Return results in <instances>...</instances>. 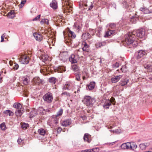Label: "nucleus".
I'll list each match as a JSON object with an SVG mask.
<instances>
[{
  "instance_id": "obj_1",
  "label": "nucleus",
  "mask_w": 152,
  "mask_h": 152,
  "mask_svg": "<svg viewBox=\"0 0 152 152\" xmlns=\"http://www.w3.org/2000/svg\"><path fill=\"white\" fill-rule=\"evenodd\" d=\"M125 39L123 42L125 45L130 46L132 45L133 47H136L138 45V42L135 41V38L132 35L128 34L125 35Z\"/></svg>"
},
{
  "instance_id": "obj_2",
  "label": "nucleus",
  "mask_w": 152,
  "mask_h": 152,
  "mask_svg": "<svg viewBox=\"0 0 152 152\" xmlns=\"http://www.w3.org/2000/svg\"><path fill=\"white\" fill-rule=\"evenodd\" d=\"M128 34L132 35L134 37L136 36L140 38H144L145 36V31L143 29L134 30L133 31Z\"/></svg>"
},
{
  "instance_id": "obj_3",
  "label": "nucleus",
  "mask_w": 152,
  "mask_h": 152,
  "mask_svg": "<svg viewBox=\"0 0 152 152\" xmlns=\"http://www.w3.org/2000/svg\"><path fill=\"white\" fill-rule=\"evenodd\" d=\"M83 101L87 106H91L94 103L95 100L94 98H91L89 96H85Z\"/></svg>"
},
{
  "instance_id": "obj_4",
  "label": "nucleus",
  "mask_w": 152,
  "mask_h": 152,
  "mask_svg": "<svg viewBox=\"0 0 152 152\" xmlns=\"http://www.w3.org/2000/svg\"><path fill=\"white\" fill-rule=\"evenodd\" d=\"M43 98L45 102L48 103H50L53 99V94L50 92H48L43 96Z\"/></svg>"
},
{
  "instance_id": "obj_5",
  "label": "nucleus",
  "mask_w": 152,
  "mask_h": 152,
  "mask_svg": "<svg viewBox=\"0 0 152 152\" xmlns=\"http://www.w3.org/2000/svg\"><path fill=\"white\" fill-rule=\"evenodd\" d=\"M19 61L21 64H26L29 62V58L26 54L22 53L20 55Z\"/></svg>"
},
{
  "instance_id": "obj_6",
  "label": "nucleus",
  "mask_w": 152,
  "mask_h": 152,
  "mask_svg": "<svg viewBox=\"0 0 152 152\" xmlns=\"http://www.w3.org/2000/svg\"><path fill=\"white\" fill-rule=\"evenodd\" d=\"M58 119L55 116H53L51 118V123L50 124V126H54L58 123Z\"/></svg>"
},
{
  "instance_id": "obj_7",
  "label": "nucleus",
  "mask_w": 152,
  "mask_h": 152,
  "mask_svg": "<svg viewBox=\"0 0 152 152\" xmlns=\"http://www.w3.org/2000/svg\"><path fill=\"white\" fill-rule=\"evenodd\" d=\"M78 58V56L72 54L69 58V60L72 64L76 63L77 62V59Z\"/></svg>"
},
{
  "instance_id": "obj_8",
  "label": "nucleus",
  "mask_w": 152,
  "mask_h": 152,
  "mask_svg": "<svg viewBox=\"0 0 152 152\" xmlns=\"http://www.w3.org/2000/svg\"><path fill=\"white\" fill-rule=\"evenodd\" d=\"M146 52L143 50H139L138 52L137 55V59H139L142 57L146 55Z\"/></svg>"
},
{
  "instance_id": "obj_9",
  "label": "nucleus",
  "mask_w": 152,
  "mask_h": 152,
  "mask_svg": "<svg viewBox=\"0 0 152 152\" xmlns=\"http://www.w3.org/2000/svg\"><path fill=\"white\" fill-rule=\"evenodd\" d=\"M121 148L122 149H129V148H132L131 145L130 144V142H127L123 143L121 145Z\"/></svg>"
},
{
  "instance_id": "obj_10",
  "label": "nucleus",
  "mask_w": 152,
  "mask_h": 152,
  "mask_svg": "<svg viewBox=\"0 0 152 152\" xmlns=\"http://www.w3.org/2000/svg\"><path fill=\"white\" fill-rule=\"evenodd\" d=\"M32 81L34 83L37 85H39L42 83V80L38 77H35L32 80Z\"/></svg>"
},
{
  "instance_id": "obj_11",
  "label": "nucleus",
  "mask_w": 152,
  "mask_h": 152,
  "mask_svg": "<svg viewBox=\"0 0 152 152\" xmlns=\"http://www.w3.org/2000/svg\"><path fill=\"white\" fill-rule=\"evenodd\" d=\"M73 85L71 83L67 82L64 86L63 89L65 90H70L73 87Z\"/></svg>"
},
{
  "instance_id": "obj_12",
  "label": "nucleus",
  "mask_w": 152,
  "mask_h": 152,
  "mask_svg": "<svg viewBox=\"0 0 152 152\" xmlns=\"http://www.w3.org/2000/svg\"><path fill=\"white\" fill-rule=\"evenodd\" d=\"M71 123V121L70 119H68L63 121L61 124L62 126H67L70 125Z\"/></svg>"
},
{
  "instance_id": "obj_13",
  "label": "nucleus",
  "mask_w": 152,
  "mask_h": 152,
  "mask_svg": "<svg viewBox=\"0 0 152 152\" xmlns=\"http://www.w3.org/2000/svg\"><path fill=\"white\" fill-rule=\"evenodd\" d=\"M122 76L121 75H119L114 76L112 77L111 79V80L113 83H115L117 82L121 77Z\"/></svg>"
},
{
  "instance_id": "obj_14",
  "label": "nucleus",
  "mask_w": 152,
  "mask_h": 152,
  "mask_svg": "<svg viewBox=\"0 0 152 152\" xmlns=\"http://www.w3.org/2000/svg\"><path fill=\"white\" fill-rule=\"evenodd\" d=\"M115 32V31L114 30H111L109 28L108 29V31L104 35V37H106L111 36L112 34H114Z\"/></svg>"
},
{
  "instance_id": "obj_15",
  "label": "nucleus",
  "mask_w": 152,
  "mask_h": 152,
  "mask_svg": "<svg viewBox=\"0 0 152 152\" xmlns=\"http://www.w3.org/2000/svg\"><path fill=\"white\" fill-rule=\"evenodd\" d=\"M82 38L84 40H86L88 39H90L91 37V35L88 33H85L82 34Z\"/></svg>"
},
{
  "instance_id": "obj_16",
  "label": "nucleus",
  "mask_w": 152,
  "mask_h": 152,
  "mask_svg": "<svg viewBox=\"0 0 152 152\" xmlns=\"http://www.w3.org/2000/svg\"><path fill=\"white\" fill-rule=\"evenodd\" d=\"M33 35L35 38V39L37 41H40L42 39V36L40 34L37 33H34L33 34Z\"/></svg>"
},
{
  "instance_id": "obj_17",
  "label": "nucleus",
  "mask_w": 152,
  "mask_h": 152,
  "mask_svg": "<svg viewBox=\"0 0 152 152\" xmlns=\"http://www.w3.org/2000/svg\"><path fill=\"white\" fill-rule=\"evenodd\" d=\"M24 112L23 108L21 109L16 110L15 111V114L18 116H20Z\"/></svg>"
},
{
  "instance_id": "obj_18",
  "label": "nucleus",
  "mask_w": 152,
  "mask_h": 152,
  "mask_svg": "<svg viewBox=\"0 0 152 152\" xmlns=\"http://www.w3.org/2000/svg\"><path fill=\"white\" fill-rule=\"evenodd\" d=\"M50 6L53 9H56L58 6L56 1L55 0H53L50 4Z\"/></svg>"
},
{
  "instance_id": "obj_19",
  "label": "nucleus",
  "mask_w": 152,
  "mask_h": 152,
  "mask_svg": "<svg viewBox=\"0 0 152 152\" xmlns=\"http://www.w3.org/2000/svg\"><path fill=\"white\" fill-rule=\"evenodd\" d=\"M95 83L94 82H91L88 85L87 87V88H88L89 90H92L95 87Z\"/></svg>"
},
{
  "instance_id": "obj_20",
  "label": "nucleus",
  "mask_w": 152,
  "mask_h": 152,
  "mask_svg": "<svg viewBox=\"0 0 152 152\" xmlns=\"http://www.w3.org/2000/svg\"><path fill=\"white\" fill-rule=\"evenodd\" d=\"M13 107L14 108H16V110L21 109L23 108L22 105L20 103L18 102L14 103Z\"/></svg>"
},
{
  "instance_id": "obj_21",
  "label": "nucleus",
  "mask_w": 152,
  "mask_h": 152,
  "mask_svg": "<svg viewBox=\"0 0 152 152\" xmlns=\"http://www.w3.org/2000/svg\"><path fill=\"white\" fill-rule=\"evenodd\" d=\"M106 41H103L101 42H99L96 45V47L98 48H100L102 46H105L107 44Z\"/></svg>"
},
{
  "instance_id": "obj_22",
  "label": "nucleus",
  "mask_w": 152,
  "mask_h": 152,
  "mask_svg": "<svg viewBox=\"0 0 152 152\" xmlns=\"http://www.w3.org/2000/svg\"><path fill=\"white\" fill-rule=\"evenodd\" d=\"M68 36L69 37H70L72 38H75L76 37V35L75 33L71 31L69 28H68Z\"/></svg>"
},
{
  "instance_id": "obj_23",
  "label": "nucleus",
  "mask_w": 152,
  "mask_h": 152,
  "mask_svg": "<svg viewBox=\"0 0 152 152\" xmlns=\"http://www.w3.org/2000/svg\"><path fill=\"white\" fill-rule=\"evenodd\" d=\"M61 96L63 97H65L66 99H68L70 97V94L67 92H64L61 94Z\"/></svg>"
},
{
  "instance_id": "obj_24",
  "label": "nucleus",
  "mask_w": 152,
  "mask_h": 152,
  "mask_svg": "<svg viewBox=\"0 0 152 152\" xmlns=\"http://www.w3.org/2000/svg\"><path fill=\"white\" fill-rule=\"evenodd\" d=\"M111 105V101L109 100H106L104 104L103 105V107L105 108H108L109 106Z\"/></svg>"
},
{
  "instance_id": "obj_25",
  "label": "nucleus",
  "mask_w": 152,
  "mask_h": 152,
  "mask_svg": "<svg viewBox=\"0 0 152 152\" xmlns=\"http://www.w3.org/2000/svg\"><path fill=\"white\" fill-rule=\"evenodd\" d=\"M129 81L128 79H122L120 82V83L121 86H124L127 84Z\"/></svg>"
},
{
  "instance_id": "obj_26",
  "label": "nucleus",
  "mask_w": 152,
  "mask_h": 152,
  "mask_svg": "<svg viewBox=\"0 0 152 152\" xmlns=\"http://www.w3.org/2000/svg\"><path fill=\"white\" fill-rule=\"evenodd\" d=\"M3 113L4 114L8 115L9 116H12L14 115L13 113L10 110H6L4 111Z\"/></svg>"
},
{
  "instance_id": "obj_27",
  "label": "nucleus",
  "mask_w": 152,
  "mask_h": 152,
  "mask_svg": "<svg viewBox=\"0 0 152 152\" xmlns=\"http://www.w3.org/2000/svg\"><path fill=\"white\" fill-rule=\"evenodd\" d=\"M38 132L40 134L43 136L45 135L46 133V131L45 129L42 128L38 129Z\"/></svg>"
},
{
  "instance_id": "obj_28",
  "label": "nucleus",
  "mask_w": 152,
  "mask_h": 152,
  "mask_svg": "<svg viewBox=\"0 0 152 152\" xmlns=\"http://www.w3.org/2000/svg\"><path fill=\"white\" fill-rule=\"evenodd\" d=\"M8 17L10 18H13L15 16V13L13 11H11L10 12H9L7 14Z\"/></svg>"
},
{
  "instance_id": "obj_29",
  "label": "nucleus",
  "mask_w": 152,
  "mask_h": 152,
  "mask_svg": "<svg viewBox=\"0 0 152 152\" xmlns=\"http://www.w3.org/2000/svg\"><path fill=\"white\" fill-rule=\"evenodd\" d=\"M37 114V113L35 109H34L30 113V118L33 117Z\"/></svg>"
},
{
  "instance_id": "obj_30",
  "label": "nucleus",
  "mask_w": 152,
  "mask_h": 152,
  "mask_svg": "<svg viewBox=\"0 0 152 152\" xmlns=\"http://www.w3.org/2000/svg\"><path fill=\"white\" fill-rule=\"evenodd\" d=\"M73 27L74 29H75L77 32H78L81 29V28L77 23H75Z\"/></svg>"
},
{
  "instance_id": "obj_31",
  "label": "nucleus",
  "mask_w": 152,
  "mask_h": 152,
  "mask_svg": "<svg viewBox=\"0 0 152 152\" xmlns=\"http://www.w3.org/2000/svg\"><path fill=\"white\" fill-rule=\"evenodd\" d=\"M116 26V24L114 23H109L107 26V27H109L112 29L115 28Z\"/></svg>"
},
{
  "instance_id": "obj_32",
  "label": "nucleus",
  "mask_w": 152,
  "mask_h": 152,
  "mask_svg": "<svg viewBox=\"0 0 152 152\" xmlns=\"http://www.w3.org/2000/svg\"><path fill=\"white\" fill-rule=\"evenodd\" d=\"M89 46L85 42L84 44V46L82 48V50L83 51H86V52H88L89 50Z\"/></svg>"
},
{
  "instance_id": "obj_33",
  "label": "nucleus",
  "mask_w": 152,
  "mask_h": 152,
  "mask_svg": "<svg viewBox=\"0 0 152 152\" xmlns=\"http://www.w3.org/2000/svg\"><path fill=\"white\" fill-rule=\"evenodd\" d=\"M89 137L90 135L88 134H85L83 137V139L85 141H87L89 142L90 141L89 140L88 138Z\"/></svg>"
},
{
  "instance_id": "obj_34",
  "label": "nucleus",
  "mask_w": 152,
  "mask_h": 152,
  "mask_svg": "<svg viewBox=\"0 0 152 152\" xmlns=\"http://www.w3.org/2000/svg\"><path fill=\"white\" fill-rule=\"evenodd\" d=\"M49 82L55 84L56 81V79L55 77H52L49 78Z\"/></svg>"
},
{
  "instance_id": "obj_35",
  "label": "nucleus",
  "mask_w": 152,
  "mask_h": 152,
  "mask_svg": "<svg viewBox=\"0 0 152 152\" xmlns=\"http://www.w3.org/2000/svg\"><path fill=\"white\" fill-rule=\"evenodd\" d=\"M132 148H129V149L131 150L133 149H135L137 148V145L136 144L134 143V142H129Z\"/></svg>"
},
{
  "instance_id": "obj_36",
  "label": "nucleus",
  "mask_w": 152,
  "mask_h": 152,
  "mask_svg": "<svg viewBox=\"0 0 152 152\" xmlns=\"http://www.w3.org/2000/svg\"><path fill=\"white\" fill-rule=\"evenodd\" d=\"M72 69L74 71L76 72L79 70V67L77 65L74 64L72 65Z\"/></svg>"
},
{
  "instance_id": "obj_37",
  "label": "nucleus",
  "mask_w": 152,
  "mask_h": 152,
  "mask_svg": "<svg viewBox=\"0 0 152 152\" xmlns=\"http://www.w3.org/2000/svg\"><path fill=\"white\" fill-rule=\"evenodd\" d=\"M40 23L42 24H45L48 25L49 24L48 20L47 19H42L40 22Z\"/></svg>"
},
{
  "instance_id": "obj_38",
  "label": "nucleus",
  "mask_w": 152,
  "mask_h": 152,
  "mask_svg": "<svg viewBox=\"0 0 152 152\" xmlns=\"http://www.w3.org/2000/svg\"><path fill=\"white\" fill-rule=\"evenodd\" d=\"M63 113V110L62 109H60L57 112V114L55 116L57 117L62 115Z\"/></svg>"
},
{
  "instance_id": "obj_39",
  "label": "nucleus",
  "mask_w": 152,
  "mask_h": 152,
  "mask_svg": "<svg viewBox=\"0 0 152 152\" xmlns=\"http://www.w3.org/2000/svg\"><path fill=\"white\" fill-rule=\"evenodd\" d=\"M41 58L42 60L43 61H46L48 58V56L46 55H42L41 56Z\"/></svg>"
},
{
  "instance_id": "obj_40",
  "label": "nucleus",
  "mask_w": 152,
  "mask_h": 152,
  "mask_svg": "<svg viewBox=\"0 0 152 152\" xmlns=\"http://www.w3.org/2000/svg\"><path fill=\"white\" fill-rule=\"evenodd\" d=\"M147 146V145H146L144 143L141 144L140 145V147L142 150H145Z\"/></svg>"
},
{
  "instance_id": "obj_41",
  "label": "nucleus",
  "mask_w": 152,
  "mask_h": 152,
  "mask_svg": "<svg viewBox=\"0 0 152 152\" xmlns=\"http://www.w3.org/2000/svg\"><path fill=\"white\" fill-rule=\"evenodd\" d=\"M1 129L3 130H5L6 129V126L4 123H3L0 125Z\"/></svg>"
},
{
  "instance_id": "obj_42",
  "label": "nucleus",
  "mask_w": 152,
  "mask_h": 152,
  "mask_svg": "<svg viewBox=\"0 0 152 152\" xmlns=\"http://www.w3.org/2000/svg\"><path fill=\"white\" fill-rule=\"evenodd\" d=\"M127 67L125 65H123L122 68H121V69L122 71V72H126L127 70Z\"/></svg>"
},
{
  "instance_id": "obj_43",
  "label": "nucleus",
  "mask_w": 152,
  "mask_h": 152,
  "mask_svg": "<svg viewBox=\"0 0 152 152\" xmlns=\"http://www.w3.org/2000/svg\"><path fill=\"white\" fill-rule=\"evenodd\" d=\"M28 126V124H27L23 123L21 127L23 129H26Z\"/></svg>"
},
{
  "instance_id": "obj_44",
  "label": "nucleus",
  "mask_w": 152,
  "mask_h": 152,
  "mask_svg": "<svg viewBox=\"0 0 152 152\" xmlns=\"http://www.w3.org/2000/svg\"><path fill=\"white\" fill-rule=\"evenodd\" d=\"M90 149L91 150V152H98L99 151V149L98 148H96Z\"/></svg>"
},
{
  "instance_id": "obj_45",
  "label": "nucleus",
  "mask_w": 152,
  "mask_h": 152,
  "mask_svg": "<svg viewBox=\"0 0 152 152\" xmlns=\"http://www.w3.org/2000/svg\"><path fill=\"white\" fill-rule=\"evenodd\" d=\"M43 111L44 112L42 111V113H41V114L42 115H44L46 112H49V110L48 109H45L43 108H42V110H40V111Z\"/></svg>"
},
{
  "instance_id": "obj_46",
  "label": "nucleus",
  "mask_w": 152,
  "mask_h": 152,
  "mask_svg": "<svg viewBox=\"0 0 152 152\" xmlns=\"http://www.w3.org/2000/svg\"><path fill=\"white\" fill-rule=\"evenodd\" d=\"M29 81L28 79L27 78H25L23 80V83L25 85H27L28 84Z\"/></svg>"
},
{
  "instance_id": "obj_47",
  "label": "nucleus",
  "mask_w": 152,
  "mask_h": 152,
  "mask_svg": "<svg viewBox=\"0 0 152 152\" xmlns=\"http://www.w3.org/2000/svg\"><path fill=\"white\" fill-rule=\"evenodd\" d=\"M17 142L18 144H22L24 142L23 140H22L20 138H19L17 140Z\"/></svg>"
},
{
  "instance_id": "obj_48",
  "label": "nucleus",
  "mask_w": 152,
  "mask_h": 152,
  "mask_svg": "<svg viewBox=\"0 0 152 152\" xmlns=\"http://www.w3.org/2000/svg\"><path fill=\"white\" fill-rule=\"evenodd\" d=\"M143 12L145 14L150 13H152V11H151L147 9H145Z\"/></svg>"
},
{
  "instance_id": "obj_49",
  "label": "nucleus",
  "mask_w": 152,
  "mask_h": 152,
  "mask_svg": "<svg viewBox=\"0 0 152 152\" xmlns=\"http://www.w3.org/2000/svg\"><path fill=\"white\" fill-rule=\"evenodd\" d=\"M80 75L79 73H77L76 75V79L78 81H79L80 80Z\"/></svg>"
},
{
  "instance_id": "obj_50",
  "label": "nucleus",
  "mask_w": 152,
  "mask_h": 152,
  "mask_svg": "<svg viewBox=\"0 0 152 152\" xmlns=\"http://www.w3.org/2000/svg\"><path fill=\"white\" fill-rule=\"evenodd\" d=\"M113 67L114 68H116L119 67V64L118 63L116 62L113 64Z\"/></svg>"
},
{
  "instance_id": "obj_51",
  "label": "nucleus",
  "mask_w": 152,
  "mask_h": 152,
  "mask_svg": "<svg viewBox=\"0 0 152 152\" xmlns=\"http://www.w3.org/2000/svg\"><path fill=\"white\" fill-rule=\"evenodd\" d=\"M14 66L13 67V68L15 69H17L19 67V65L16 63H14Z\"/></svg>"
},
{
  "instance_id": "obj_52",
  "label": "nucleus",
  "mask_w": 152,
  "mask_h": 152,
  "mask_svg": "<svg viewBox=\"0 0 152 152\" xmlns=\"http://www.w3.org/2000/svg\"><path fill=\"white\" fill-rule=\"evenodd\" d=\"M94 7V5L92 3V2L91 3V4L90 5V6H89V8L88 9V10H91V9H92L93 7Z\"/></svg>"
},
{
  "instance_id": "obj_53",
  "label": "nucleus",
  "mask_w": 152,
  "mask_h": 152,
  "mask_svg": "<svg viewBox=\"0 0 152 152\" xmlns=\"http://www.w3.org/2000/svg\"><path fill=\"white\" fill-rule=\"evenodd\" d=\"M26 1V0H23L20 3L21 6L23 7V6L24 4L25 3Z\"/></svg>"
},
{
  "instance_id": "obj_54",
  "label": "nucleus",
  "mask_w": 152,
  "mask_h": 152,
  "mask_svg": "<svg viewBox=\"0 0 152 152\" xmlns=\"http://www.w3.org/2000/svg\"><path fill=\"white\" fill-rule=\"evenodd\" d=\"M91 150L90 149H86L83 150L81 151V152H91Z\"/></svg>"
},
{
  "instance_id": "obj_55",
  "label": "nucleus",
  "mask_w": 152,
  "mask_h": 152,
  "mask_svg": "<svg viewBox=\"0 0 152 152\" xmlns=\"http://www.w3.org/2000/svg\"><path fill=\"white\" fill-rule=\"evenodd\" d=\"M40 17V15H39L37 16L35 18H34L33 19V21H35L38 20V19H39Z\"/></svg>"
},
{
  "instance_id": "obj_56",
  "label": "nucleus",
  "mask_w": 152,
  "mask_h": 152,
  "mask_svg": "<svg viewBox=\"0 0 152 152\" xmlns=\"http://www.w3.org/2000/svg\"><path fill=\"white\" fill-rule=\"evenodd\" d=\"M5 37V35H4V34H3L1 36V42H3L4 41V38Z\"/></svg>"
},
{
  "instance_id": "obj_57",
  "label": "nucleus",
  "mask_w": 152,
  "mask_h": 152,
  "mask_svg": "<svg viewBox=\"0 0 152 152\" xmlns=\"http://www.w3.org/2000/svg\"><path fill=\"white\" fill-rule=\"evenodd\" d=\"M67 10H68V12H70V11L72 10V7L69 6H67Z\"/></svg>"
},
{
  "instance_id": "obj_58",
  "label": "nucleus",
  "mask_w": 152,
  "mask_h": 152,
  "mask_svg": "<svg viewBox=\"0 0 152 152\" xmlns=\"http://www.w3.org/2000/svg\"><path fill=\"white\" fill-rule=\"evenodd\" d=\"M59 68H60V69H62L61 70V71H60L61 72H65V69H64V67H60Z\"/></svg>"
},
{
  "instance_id": "obj_59",
  "label": "nucleus",
  "mask_w": 152,
  "mask_h": 152,
  "mask_svg": "<svg viewBox=\"0 0 152 152\" xmlns=\"http://www.w3.org/2000/svg\"><path fill=\"white\" fill-rule=\"evenodd\" d=\"M110 100L111 101V104L112 103L113 104V102H114L115 100V99L113 97H112L110 99Z\"/></svg>"
},
{
  "instance_id": "obj_60",
  "label": "nucleus",
  "mask_w": 152,
  "mask_h": 152,
  "mask_svg": "<svg viewBox=\"0 0 152 152\" xmlns=\"http://www.w3.org/2000/svg\"><path fill=\"white\" fill-rule=\"evenodd\" d=\"M80 88H78L77 89V91H75V93H78L80 92Z\"/></svg>"
},
{
  "instance_id": "obj_61",
  "label": "nucleus",
  "mask_w": 152,
  "mask_h": 152,
  "mask_svg": "<svg viewBox=\"0 0 152 152\" xmlns=\"http://www.w3.org/2000/svg\"><path fill=\"white\" fill-rule=\"evenodd\" d=\"M61 129L60 127H58L57 129V131L58 132H61Z\"/></svg>"
},
{
  "instance_id": "obj_62",
  "label": "nucleus",
  "mask_w": 152,
  "mask_h": 152,
  "mask_svg": "<svg viewBox=\"0 0 152 152\" xmlns=\"http://www.w3.org/2000/svg\"><path fill=\"white\" fill-rule=\"evenodd\" d=\"M110 132H117V130H110Z\"/></svg>"
},
{
  "instance_id": "obj_63",
  "label": "nucleus",
  "mask_w": 152,
  "mask_h": 152,
  "mask_svg": "<svg viewBox=\"0 0 152 152\" xmlns=\"http://www.w3.org/2000/svg\"><path fill=\"white\" fill-rule=\"evenodd\" d=\"M145 9V8H140V10H141L142 12H144Z\"/></svg>"
},
{
  "instance_id": "obj_64",
  "label": "nucleus",
  "mask_w": 152,
  "mask_h": 152,
  "mask_svg": "<svg viewBox=\"0 0 152 152\" xmlns=\"http://www.w3.org/2000/svg\"><path fill=\"white\" fill-rule=\"evenodd\" d=\"M85 5V6H88L87 4H86Z\"/></svg>"
}]
</instances>
